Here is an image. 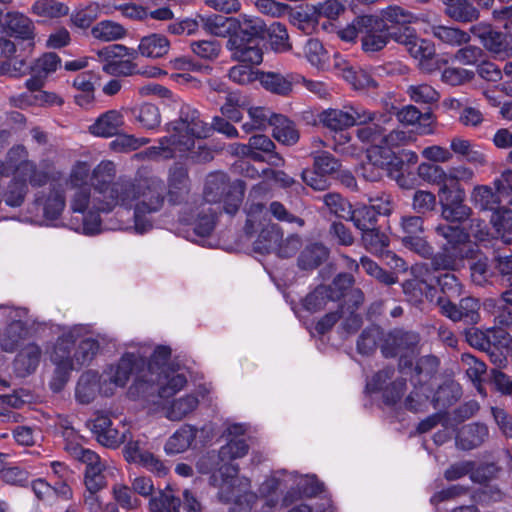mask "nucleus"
I'll return each mask as SVG.
<instances>
[{
    "label": "nucleus",
    "instance_id": "14",
    "mask_svg": "<svg viewBox=\"0 0 512 512\" xmlns=\"http://www.w3.org/2000/svg\"><path fill=\"white\" fill-rule=\"evenodd\" d=\"M431 265L433 264L431 263ZM435 271L437 270L435 268L431 270L429 264L425 262L416 263L412 266V278L403 283V291L409 302L419 304L424 299L434 302L437 294L434 286L436 280Z\"/></svg>",
    "mask_w": 512,
    "mask_h": 512
},
{
    "label": "nucleus",
    "instance_id": "41",
    "mask_svg": "<svg viewBox=\"0 0 512 512\" xmlns=\"http://www.w3.org/2000/svg\"><path fill=\"white\" fill-rule=\"evenodd\" d=\"M303 53L306 60L318 70H328L330 68L329 53L318 39H308L304 45Z\"/></svg>",
    "mask_w": 512,
    "mask_h": 512
},
{
    "label": "nucleus",
    "instance_id": "18",
    "mask_svg": "<svg viewBox=\"0 0 512 512\" xmlns=\"http://www.w3.org/2000/svg\"><path fill=\"white\" fill-rule=\"evenodd\" d=\"M442 217L449 222H464L469 219L472 209L465 204V190L462 186L438 189Z\"/></svg>",
    "mask_w": 512,
    "mask_h": 512
},
{
    "label": "nucleus",
    "instance_id": "46",
    "mask_svg": "<svg viewBox=\"0 0 512 512\" xmlns=\"http://www.w3.org/2000/svg\"><path fill=\"white\" fill-rule=\"evenodd\" d=\"M216 219L217 211L211 206L201 204L197 208V215L192 223L194 226V232L201 237L210 235L215 228Z\"/></svg>",
    "mask_w": 512,
    "mask_h": 512
},
{
    "label": "nucleus",
    "instance_id": "15",
    "mask_svg": "<svg viewBox=\"0 0 512 512\" xmlns=\"http://www.w3.org/2000/svg\"><path fill=\"white\" fill-rule=\"evenodd\" d=\"M418 343L419 335L417 333L394 330L384 338L381 350L385 357L399 356V368L405 374V370L412 367V359Z\"/></svg>",
    "mask_w": 512,
    "mask_h": 512
},
{
    "label": "nucleus",
    "instance_id": "35",
    "mask_svg": "<svg viewBox=\"0 0 512 512\" xmlns=\"http://www.w3.org/2000/svg\"><path fill=\"white\" fill-rule=\"evenodd\" d=\"M41 349L35 343H29L23 347L14 361V370L20 377H25L34 372L39 364Z\"/></svg>",
    "mask_w": 512,
    "mask_h": 512
},
{
    "label": "nucleus",
    "instance_id": "38",
    "mask_svg": "<svg viewBox=\"0 0 512 512\" xmlns=\"http://www.w3.org/2000/svg\"><path fill=\"white\" fill-rule=\"evenodd\" d=\"M236 21L238 22V31L233 36H239L244 41L252 38L261 41L264 38L266 25L260 18L240 15Z\"/></svg>",
    "mask_w": 512,
    "mask_h": 512
},
{
    "label": "nucleus",
    "instance_id": "7",
    "mask_svg": "<svg viewBox=\"0 0 512 512\" xmlns=\"http://www.w3.org/2000/svg\"><path fill=\"white\" fill-rule=\"evenodd\" d=\"M245 186L242 181L230 182L223 172L210 173L205 181L203 190L204 203L207 206L218 205V209L228 215H235L244 198Z\"/></svg>",
    "mask_w": 512,
    "mask_h": 512
},
{
    "label": "nucleus",
    "instance_id": "8",
    "mask_svg": "<svg viewBox=\"0 0 512 512\" xmlns=\"http://www.w3.org/2000/svg\"><path fill=\"white\" fill-rule=\"evenodd\" d=\"M150 351L151 346L144 344L135 351L125 352L116 363L110 364L101 374L100 394L110 397L117 389L124 388L131 375L145 365Z\"/></svg>",
    "mask_w": 512,
    "mask_h": 512
},
{
    "label": "nucleus",
    "instance_id": "12",
    "mask_svg": "<svg viewBox=\"0 0 512 512\" xmlns=\"http://www.w3.org/2000/svg\"><path fill=\"white\" fill-rule=\"evenodd\" d=\"M281 488H290L291 493L300 496H314L322 491V484L314 475H299L296 472L288 473L286 471H277L271 477L266 479L260 486V492L264 496H269ZM289 495L285 496L284 503L288 504Z\"/></svg>",
    "mask_w": 512,
    "mask_h": 512
},
{
    "label": "nucleus",
    "instance_id": "16",
    "mask_svg": "<svg viewBox=\"0 0 512 512\" xmlns=\"http://www.w3.org/2000/svg\"><path fill=\"white\" fill-rule=\"evenodd\" d=\"M361 28V44L365 52H378L391 40V32L386 21L379 15L358 17Z\"/></svg>",
    "mask_w": 512,
    "mask_h": 512
},
{
    "label": "nucleus",
    "instance_id": "54",
    "mask_svg": "<svg viewBox=\"0 0 512 512\" xmlns=\"http://www.w3.org/2000/svg\"><path fill=\"white\" fill-rule=\"evenodd\" d=\"M266 32L269 37L270 46L275 52L282 53L291 49V44L289 43V36L285 25L274 21L268 27H266Z\"/></svg>",
    "mask_w": 512,
    "mask_h": 512
},
{
    "label": "nucleus",
    "instance_id": "45",
    "mask_svg": "<svg viewBox=\"0 0 512 512\" xmlns=\"http://www.w3.org/2000/svg\"><path fill=\"white\" fill-rule=\"evenodd\" d=\"M491 224L498 237L506 244L512 243V210L502 207L492 213Z\"/></svg>",
    "mask_w": 512,
    "mask_h": 512
},
{
    "label": "nucleus",
    "instance_id": "36",
    "mask_svg": "<svg viewBox=\"0 0 512 512\" xmlns=\"http://www.w3.org/2000/svg\"><path fill=\"white\" fill-rule=\"evenodd\" d=\"M189 190V179L187 170L179 165L170 169L168 177V195L169 200L178 203Z\"/></svg>",
    "mask_w": 512,
    "mask_h": 512
},
{
    "label": "nucleus",
    "instance_id": "58",
    "mask_svg": "<svg viewBox=\"0 0 512 512\" xmlns=\"http://www.w3.org/2000/svg\"><path fill=\"white\" fill-rule=\"evenodd\" d=\"M200 22L203 28L210 34L224 37L230 31V24L235 22L234 18H225L220 15L201 16Z\"/></svg>",
    "mask_w": 512,
    "mask_h": 512
},
{
    "label": "nucleus",
    "instance_id": "25",
    "mask_svg": "<svg viewBox=\"0 0 512 512\" xmlns=\"http://www.w3.org/2000/svg\"><path fill=\"white\" fill-rule=\"evenodd\" d=\"M125 124L121 110L111 109L101 113L88 127L91 135L100 138H111L119 134Z\"/></svg>",
    "mask_w": 512,
    "mask_h": 512
},
{
    "label": "nucleus",
    "instance_id": "6",
    "mask_svg": "<svg viewBox=\"0 0 512 512\" xmlns=\"http://www.w3.org/2000/svg\"><path fill=\"white\" fill-rule=\"evenodd\" d=\"M91 167L85 161L76 162L66 180V188L72 191L70 208L72 212L81 214L82 224L78 229L86 235L98 234L102 231L101 218L91 210V186L89 185Z\"/></svg>",
    "mask_w": 512,
    "mask_h": 512
},
{
    "label": "nucleus",
    "instance_id": "24",
    "mask_svg": "<svg viewBox=\"0 0 512 512\" xmlns=\"http://www.w3.org/2000/svg\"><path fill=\"white\" fill-rule=\"evenodd\" d=\"M244 149H248V155L255 161L267 162L269 165L280 167L284 165L283 157L275 152L274 142L266 135L257 134L249 139L248 146Z\"/></svg>",
    "mask_w": 512,
    "mask_h": 512
},
{
    "label": "nucleus",
    "instance_id": "33",
    "mask_svg": "<svg viewBox=\"0 0 512 512\" xmlns=\"http://www.w3.org/2000/svg\"><path fill=\"white\" fill-rule=\"evenodd\" d=\"M102 376L95 371L84 372L76 385L75 398L81 404L91 403L100 394Z\"/></svg>",
    "mask_w": 512,
    "mask_h": 512
},
{
    "label": "nucleus",
    "instance_id": "34",
    "mask_svg": "<svg viewBox=\"0 0 512 512\" xmlns=\"http://www.w3.org/2000/svg\"><path fill=\"white\" fill-rule=\"evenodd\" d=\"M487 437L488 428L484 424H468L458 431L456 445L462 450H471L481 445Z\"/></svg>",
    "mask_w": 512,
    "mask_h": 512
},
{
    "label": "nucleus",
    "instance_id": "57",
    "mask_svg": "<svg viewBox=\"0 0 512 512\" xmlns=\"http://www.w3.org/2000/svg\"><path fill=\"white\" fill-rule=\"evenodd\" d=\"M355 227L363 232L375 229L374 226L377 221V216L373 208L370 206H361L352 209L349 218Z\"/></svg>",
    "mask_w": 512,
    "mask_h": 512
},
{
    "label": "nucleus",
    "instance_id": "28",
    "mask_svg": "<svg viewBox=\"0 0 512 512\" xmlns=\"http://www.w3.org/2000/svg\"><path fill=\"white\" fill-rule=\"evenodd\" d=\"M199 403L198 393L184 394L172 399L164 406V416L170 421H181L193 414Z\"/></svg>",
    "mask_w": 512,
    "mask_h": 512
},
{
    "label": "nucleus",
    "instance_id": "1",
    "mask_svg": "<svg viewBox=\"0 0 512 512\" xmlns=\"http://www.w3.org/2000/svg\"><path fill=\"white\" fill-rule=\"evenodd\" d=\"M115 174V165L111 161H102L93 169L91 210L100 215L116 207L133 209L135 232H148L153 226L150 215L160 211L164 205L163 180L145 170H139L134 178H120L113 182Z\"/></svg>",
    "mask_w": 512,
    "mask_h": 512
},
{
    "label": "nucleus",
    "instance_id": "62",
    "mask_svg": "<svg viewBox=\"0 0 512 512\" xmlns=\"http://www.w3.org/2000/svg\"><path fill=\"white\" fill-rule=\"evenodd\" d=\"M362 241L365 248L373 254L383 253L389 245V237L378 229L363 232Z\"/></svg>",
    "mask_w": 512,
    "mask_h": 512
},
{
    "label": "nucleus",
    "instance_id": "39",
    "mask_svg": "<svg viewBox=\"0 0 512 512\" xmlns=\"http://www.w3.org/2000/svg\"><path fill=\"white\" fill-rule=\"evenodd\" d=\"M390 120V117L383 115L379 118L376 114L374 120L360 125L361 127L357 130L358 139L363 143L373 144L374 147H382L384 128L380 123H387Z\"/></svg>",
    "mask_w": 512,
    "mask_h": 512
},
{
    "label": "nucleus",
    "instance_id": "32",
    "mask_svg": "<svg viewBox=\"0 0 512 512\" xmlns=\"http://www.w3.org/2000/svg\"><path fill=\"white\" fill-rule=\"evenodd\" d=\"M3 27L13 37L22 40L34 38V24L30 18L20 12H8L5 15Z\"/></svg>",
    "mask_w": 512,
    "mask_h": 512
},
{
    "label": "nucleus",
    "instance_id": "2",
    "mask_svg": "<svg viewBox=\"0 0 512 512\" xmlns=\"http://www.w3.org/2000/svg\"><path fill=\"white\" fill-rule=\"evenodd\" d=\"M212 129L233 138L238 136L237 129L228 121L215 117L213 126L206 123L200 113L189 105L181 107L179 118L166 125L169 136L158 140V145L150 146L136 154L141 159H171L190 151L196 139L206 138Z\"/></svg>",
    "mask_w": 512,
    "mask_h": 512
},
{
    "label": "nucleus",
    "instance_id": "4",
    "mask_svg": "<svg viewBox=\"0 0 512 512\" xmlns=\"http://www.w3.org/2000/svg\"><path fill=\"white\" fill-rule=\"evenodd\" d=\"M12 174L3 199L10 207H19L23 204L32 187L44 186L49 181V173L40 169L28 159V152L23 145L13 146L7 153L6 161H0V177Z\"/></svg>",
    "mask_w": 512,
    "mask_h": 512
},
{
    "label": "nucleus",
    "instance_id": "5",
    "mask_svg": "<svg viewBox=\"0 0 512 512\" xmlns=\"http://www.w3.org/2000/svg\"><path fill=\"white\" fill-rule=\"evenodd\" d=\"M436 233L446 240L442 250L432 258L436 270H456L463 265V261L472 258L475 247L469 241V236L477 241H485L489 236V227L484 220L473 218L470 221L469 233H465L458 226L440 224L435 228Z\"/></svg>",
    "mask_w": 512,
    "mask_h": 512
},
{
    "label": "nucleus",
    "instance_id": "64",
    "mask_svg": "<svg viewBox=\"0 0 512 512\" xmlns=\"http://www.w3.org/2000/svg\"><path fill=\"white\" fill-rule=\"evenodd\" d=\"M177 498L172 493L171 489L160 491L157 495L149 500L150 512H176Z\"/></svg>",
    "mask_w": 512,
    "mask_h": 512
},
{
    "label": "nucleus",
    "instance_id": "27",
    "mask_svg": "<svg viewBox=\"0 0 512 512\" xmlns=\"http://www.w3.org/2000/svg\"><path fill=\"white\" fill-rule=\"evenodd\" d=\"M170 49L171 42L164 34L152 32L139 39L135 51L144 58L157 60L166 57Z\"/></svg>",
    "mask_w": 512,
    "mask_h": 512
},
{
    "label": "nucleus",
    "instance_id": "51",
    "mask_svg": "<svg viewBox=\"0 0 512 512\" xmlns=\"http://www.w3.org/2000/svg\"><path fill=\"white\" fill-rule=\"evenodd\" d=\"M131 113L144 129H155L161 123V115L159 109L153 104H141L138 107L132 108Z\"/></svg>",
    "mask_w": 512,
    "mask_h": 512
},
{
    "label": "nucleus",
    "instance_id": "3",
    "mask_svg": "<svg viewBox=\"0 0 512 512\" xmlns=\"http://www.w3.org/2000/svg\"><path fill=\"white\" fill-rule=\"evenodd\" d=\"M90 333V326L77 324L64 327L52 351L50 360L55 365L54 376L50 386L53 391H60L68 381L72 370L88 365L99 350V343L92 338L83 339L72 354L76 340Z\"/></svg>",
    "mask_w": 512,
    "mask_h": 512
},
{
    "label": "nucleus",
    "instance_id": "44",
    "mask_svg": "<svg viewBox=\"0 0 512 512\" xmlns=\"http://www.w3.org/2000/svg\"><path fill=\"white\" fill-rule=\"evenodd\" d=\"M279 114L272 113L265 107H251L248 110L249 121H246L242 128L246 133L253 130H264L273 125V120Z\"/></svg>",
    "mask_w": 512,
    "mask_h": 512
},
{
    "label": "nucleus",
    "instance_id": "9",
    "mask_svg": "<svg viewBox=\"0 0 512 512\" xmlns=\"http://www.w3.org/2000/svg\"><path fill=\"white\" fill-rule=\"evenodd\" d=\"M245 232L248 235L258 230L260 233L254 242V251L260 254L274 253L282 237L281 228L274 223L267 222L264 204L248 201L246 208Z\"/></svg>",
    "mask_w": 512,
    "mask_h": 512
},
{
    "label": "nucleus",
    "instance_id": "43",
    "mask_svg": "<svg viewBox=\"0 0 512 512\" xmlns=\"http://www.w3.org/2000/svg\"><path fill=\"white\" fill-rule=\"evenodd\" d=\"M327 257V248L322 244L313 243L301 251L298 265L303 270H311L318 267Z\"/></svg>",
    "mask_w": 512,
    "mask_h": 512
},
{
    "label": "nucleus",
    "instance_id": "19",
    "mask_svg": "<svg viewBox=\"0 0 512 512\" xmlns=\"http://www.w3.org/2000/svg\"><path fill=\"white\" fill-rule=\"evenodd\" d=\"M423 219L419 216H403L400 220L401 239L405 247L424 258L433 253V248L424 237Z\"/></svg>",
    "mask_w": 512,
    "mask_h": 512
},
{
    "label": "nucleus",
    "instance_id": "52",
    "mask_svg": "<svg viewBox=\"0 0 512 512\" xmlns=\"http://www.w3.org/2000/svg\"><path fill=\"white\" fill-rule=\"evenodd\" d=\"M417 174L425 182L437 185L439 189L449 187L447 171L439 165L423 162L417 167Z\"/></svg>",
    "mask_w": 512,
    "mask_h": 512
},
{
    "label": "nucleus",
    "instance_id": "10",
    "mask_svg": "<svg viewBox=\"0 0 512 512\" xmlns=\"http://www.w3.org/2000/svg\"><path fill=\"white\" fill-rule=\"evenodd\" d=\"M187 384V378L184 373L175 371L173 368L154 376V381L149 378H136L128 390V395L132 399H143L148 403L156 404L154 400L155 386H157L158 398L166 399L182 390Z\"/></svg>",
    "mask_w": 512,
    "mask_h": 512
},
{
    "label": "nucleus",
    "instance_id": "48",
    "mask_svg": "<svg viewBox=\"0 0 512 512\" xmlns=\"http://www.w3.org/2000/svg\"><path fill=\"white\" fill-rule=\"evenodd\" d=\"M106 7L98 2H90L86 6L77 9L71 15L72 23L78 28H88L105 11Z\"/></svg>",
    "mask_w": 512,
    "mask_h": 512
},
{
    "label": "nucleus",
    "instance_id": "23",
    "mask_svg": "<svg viewBox=\"0 0 512 512\" xmlns=\"http://www.w3.org/2000/svg\"><path fill=\"white\" fill-rule=\"evenodd\" d=\"M260 43L261 41L253 38L244 41L239 36H231L227 42V49L231 52L232 59L250 66L259 65L263 60Z\"/></svg>",
    "mask_w": 512,
    "mask_h": 512
},
{
    "label": "nucleus",
    "instance_id": "20",
    "mask_svg": "<svg viewBox=\"0 0 512 512\" xmlns=\"http://www.w3.org/2000/svg\"><path fill=\"white\" fill-rule=\"evenodd\" d=\"M471 33L477 37L482 45L499 59H504L512 53V39L494 30L490 25L479 23L471 27Z\"/></svg>",
    "mask_w": 512,
    "mask_h": 512
},
{
    "label": "nucleus",
    "instance_id": "17",
    "mask_svg": "<svg viewBox=\"0 0 512 512\" xmlns=\"http://www.w3.org/2000/svg\"><path fill=\"white\" fill-rule=\"evenodd\" d=\"M7 314V327L0 335V347L5 352H14L29 334L27 310L21 307H3Z\"/></svg>",
    "mask_w": 512,
    "mask_h": 512
},
{
    "label": "nucleus",
    "instance_id": "29",
    "mask_svg": "<svg viewBox=\"0 0 512 512\" xmlns=\"http://www.w3.org/2000/svg\"><path fill=\"white\" fill-rule=\"evenodd\" d=\"M35 203L42 207L45 220H56L61 216L66 205L64 190L60 186L51 185L45 196L37 195Z\"/></svg>",
    "mask_w": 512,
    "mask_h": 512
},
{
    "label": "nucleus",
    "instance_id": "61",
    "mask_svg": "<svg viewBox=\"0 0 512 512\" xmlns=\"http://www.w3.org/2000/svg\"><path fill=\"white\" fill-rule=\"evenodd\" d=\"M31 11L38 16L54 18L66 15L68 7L54 0H37Z\"/></svg>",
    "mask_w": 512,
    "mask_h": 512
},
{
    "label": "nucleus",
    "instance_id": "11",
    "mask_svg": "<svg viewBox=\"0 0 512 512\" xmlns=\"http://www.w3.org/2000/svg\"><path fill=\"white\" fill-rule=\"evenodd\" d=\"M403 159L398 158L391 150L372 147L367 152V161L360 167V175L368 181H378L384 174L395 179L404 188H409L404 174L401 172Z\"/></svg>",
    "mask_w": 512,
    "mask_h": 512
},
{
    "label": "nucleus",
    "instance_id": "30",
    "mask_svg": "<svg viewBox=\"0 0 512 512\" xmlns=\"http://www.w3.org/2000/svg\"><path fill=\"white\" fill-rule=\"evenodd\" d=\"M504 195L499 192L494 186L486 184L475 185L470 194L471 203L485 211H491L494 213L498 209L502 208V198Z\"/></svg>",
    "mask_w": 512,
    "mask_h": 512
},
{
    "label": "nucleus",
    "instance_id": "50",
    "mask_svg": "<svg viewBox=\"0 0 512 512\" xmlns=\"http://www.w3.org/2000/svg\"><path fill=\"white\" fill-rule=\"evenodd\" d=\"M258 80L266 90L272 93L287 95L292 90L291 76H283L279 73L266 72L260 73Z\"/></svg>",
    "mask_w": 512,
    "mask_h": 512
},
{
    "label": "nucleus",
    "instance_id": "47",
    "mask_svg": "<svg viewBox=\"0 0 512 512\" xmlns=\"http://www.w3.org/2000/svg\"><path fill=\"white\" fill-rule=\"evenodd\" d=\"M272 127L274 138L285 145H293L299 140L295 125L283 115L274 118Z\"/></svg>",
    "mask_w": 512,
    "mask_h": 512
},
{
    "label": "nucleus",
    "instance_id": "13",
    "mask_svg": "<svg viewBox=\"0 0 512 512\" xmlns=\"http://www.w3.org/2000/svg\"><path fill=\"white\" fill-rule=\"evenodd\" d=\"M376 113L361 105L348 103L342 108H329L319 115L320 123L327 129L338 132L355 125H363L374 120Z\"/></svg>",
    "mask_w": 512,
    "mask_h": 512
},
{
    "label": "nucleus",
    "instance_id": "59",
    "mask_svg": "<svg viewBox=\"0 0 512 512\" xmlns=\"http://www.w3.org/2000/svg\"><path fill=\"white\" fill-rule=\"evenodd\" d=\"M310 156L313 159V167L327 177L340 168L339 161L327 151L313 150L310 152Z\"/></svg>",
    "mask_w": 512,
    "mask_h": 512
},
{
    "label": "nucleus",
    "instance_id": "26",
    "mask_svg": "<svg viewBox=\"0 0 512 512\" xmlns=\"http://www.w3.org/2000/svg\"><path fill=\"white\" fill-rule=\"evenodd\" d=\"M207 426L198 429L196 426L184 424L180 426L166 441L164 451L168 455L179 454L191 448L199 433L203 434Z\"/></svg>",
    "mask_w": 512,
    "mask_h": 512
},
{
    "label": "nucleus",
    "instance_id": "53",
    "mask_svg": "<svg viewBox=\"0 0 512 512\" xmlns=\"http://www.w3.org/2000/svg\"><path fill=\"white\" fill-rule=\"evenodd\" d=\"M431 32L434 37L451 46H460L470 40L467 32L454 27L436 25L431 27Z\"/></svg>",
    "mask_w": 512,
    "mask_h": 512
},
{
    "label": "nucleus",
    "instance_id": "60",
    "mask_svg": "<svg viewBox=\"0 0 512 512\" xmlns=\"http://www.w3.org/2000/svg\"><path fill=\"white\" fill-rule=\"evenodd\" d=\"M461 364L467 377L478 386L486 372L485 363L472 354L464 353L461 356Z\"/></svg>",
    "mask_w": 512,
    "mask_h": 512
},
{
    "label": "nucleus",
    "instance_id": "40",
    "mask_svg": "<svg viewBox=\"0 0 512 512\" xmlns=\"http://www.w3.org/2000/svg\"><path fill=\"white\" fill-rule=\"evenodd\" d=\"M445 13L458 22H472L479 16L478 10L468 0H443Z\"/></svg>",
    "mask_w": 512,
    "mask_h": 512
},
{
    "label": "nucleus",
    "instance_id": "63",
    "mask_svg": "<svg viewBox=\"0 0 512 512\" xmlns=\"http://www.w3.org/2000/svg\"><path fill=\"white\" fill-rule=\"evenodd\" d=\"M383 337V332L377 326H371L365 329L359 337L357 342L358 352L363 355L372 353L378 344V341Z\"/></svg>",
    "mask_w": 512,
    "mask_h": 512
},
{
    "label": "nucleus",
    "instance_id": "21",
    "mask_svg": "<svg viewBox=\"0 0 512 512\" xmlns=\"http://www.w3.org/2000/svg\"><path fill=\"white\" fill-rule=\"evenodd\" d=\"M394 373L393 369L386 368L376 373L366 384V390L370 393L383 391V398L386 404H394L401 399L405 390L406 382L403 379H397L386 385Z\"/></svg>",
    "mask_w": 512,
    "mask_h": 512
},
{
    "label": "nucleus",
    "instance_id": "31",
    "mask_svg": "<svg viewBox=\"0 0 512 512\" xmlns=\"http://www.w3.org/2000/svg\"><path fill=\"white\" fill-rule=\"evenodd\" d=\"M238 467L233 464L224 463L218 470L211 476V484L219 488L218 497L221 501L229 502L232 499L231 489L237 482Z\"/></svg>",
    "mask_w": 512,
    "mask_h": 512
},
{
    "label": "nucleus",
    "instance_id": "42",
    "mask_svg": "<svg viewBox=\"0 0 512 512\" xmlns=\"http://www.w3.org/2000/svg\"><path fill=\"white\" fill-rule=\"evenodd\" d=\"M127 30L119 23L111 20H103L94 25L91 35L102 42H112L124 38Z\"/></svg>",
    "mask_w": 512,
    "mask_h": 512
},
{
    "label": "nucleus",
    "instance_id": "55",
    "mask_svg": "<svg viewBox=\"0 0 512 512\" xmlns=\"http://www.w3.org/2000/svg\"><path fill=\"white\" fill-rule=\"evenodd\" d=\"M61 58L54 52H46L37 58L31 66V71L38 77L47 78L61 67Z\"/></svg>",
    "mask_w": 512,
    "mask_h": 512
},
{
    "label": "nucleus",
    "instance_id": "37",
    "mask_svg": "<svg viewBox=\"0 0 512 512\" xmlns=\"http://www.w3.org/2000/svg\"><path fill=\"white\" fill-rule=\"evenodd\" d=\"M170 357V347L164 345L156 346L147 362V371L139 378H149V381H154V376H161V373L171 369L168 365Z\"/></svg>",
    "mask_w": 512,
    "mask_h": 512
},
{
    "label": "nucleus",
    "instance_id": "49",
    "mask_svg": "<svg viewBox=\"0 0 512 512\" xmlns=\"http://www.w3.org/2000/svg\"><path fill=\"white\" fill-rule=\"evenodd\" d=\"M408 52L413 58L419 60V64L423 70L432 71V60L435 56V47L433 43L418 37L416 41L409 46Z\"/></svg>",
    "mask_w": 512,
    "mask_h": 512
},
{
    "label": "nucleus",
    "instance_id": "22",
    "mask_svg": "<svg viewBox=\"0 0 512 512\" xmlns=\"http://www.w3.org/2000/svg\"><path fill=\"white\" fill-rule=\"evenodd\" d=\"M92 432L103 446L117 448L127 439L128 430L124 425L119 430L108 415L99 414L92 421Z\"/></svg>",
    "mask_w": 512,
    "mask_h": 512
},
{
    "label": "nucleus",
    "instance_id": "56",
    "mask_svg": "<svg viewBox=\"0 0 512 512\" xmlns=\"http://www.w3.org/2000/svg\"><path fill=\"white\" fill-rule=\"evenodd\" d=\"M461 396L460 387L454 383L441 385L435 392L432 402L434 408L442 409L452 405Z\"/></svg>",
    "mask_w": 512,
    "mask_h": 512
}]
</instances>
